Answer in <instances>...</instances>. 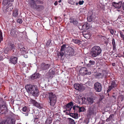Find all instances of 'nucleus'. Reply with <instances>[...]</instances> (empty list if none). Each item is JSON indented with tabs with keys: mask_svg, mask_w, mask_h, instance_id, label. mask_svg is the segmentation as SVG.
Wrapping results in <instances>:
<instances>
[{
	"mask_svg": "<svg viewBox=\"0 0 124 124\" xmlns=\"http://www.w3.org/2000/svg\"><path fill=\"white\" fill-rule=\"evenodd\" d=\"M25 88L28 93H31L34 96L37 97L39 94V90L36 86L27 84L25 86Z\"/></svg>",
	"mask_w": 124,
	"mask_h": 124,
	"instance_id": "1",
	"label": "nucleus"
},
{
	"mask_svg": "<svg viewBox=\"0 0 124 124\" xmlns=\"http://www.w3.org/2000/svg\"><path fill=\"white\" fill-rule=\"evenodd\" d=\"M43 2L40 0H30L29 3L31 6L35 8L38 10L41 11L44 8V6L42 5L37 6V3L43 4Z\"/></svg>",
	"mask_w": 124,
	"mask_h": 124,
	"instance_id": "2",
	"label": "nucleus"
},
{
	"mask_svg": "<svg viewBox=\"0 0 124 124\" xmlns=\"http://www.w3.org/2000/svg\"><path fill=\"white\" fill-rule=\"evenodd\" d=\"M101 52L102 50L101 48L99 46H95L92 47L91 53L92 56L95 57L99 55Z\"/></svg>",
	"mask_w": 124,
	"mask_h": 124,
	"instance_id": "3",
	"label": "nucleus"
},
{
	"mask_svg": "<svg viewBox=\"0 0 124 124\" xmlns=\"http://www.w3.org/2000/svg\"><path fill=\"white\" fill-rule=\"evenodd\" d=\"M48 99L50 105L54 106L57 101V97L56 95L52 92L49 93Z\"/></svg>",
	"mask_w": 124,
	"mask_h": 124,
	"instance_id": "4",
	"label": "nucleus"
},
{
	"mask_svg": "<svg viewBox=\"0 0 124 124\" xmlns=\"http://www.w3.org/2000/svg\"><path fill=\"white\" fill-rule=\"evenodd\" d=\"M2 4L4 6L3 7V10L4 12L6 13L12 10L13 8V6L12 3H8L5 5Z\"/></svg>",
	"mask_w": 124,
	"mask_h": 124,
	"instance_id": "5",
	"label": "nucleus"
},
{
	"mask_svg": "<svg viewBox=\"0 0 124 124\" xmlns=\"http://www.w3.org/2000/svg\"><path fill=\"white\" fill-rule=\"evenodd\" d=\"M96 112V109L93 106H90L87 111V116H91L95 114Z\"/></svg>",
	"mask_w": 124,
	"mask_h": 124,
	"instance_id": "6",
	"label": "nucleus"
},
{
	"mask_svg": "<svg viewBox=\"0 0 124 124\" xmlns=\"http://www.w3.org/2000/svg\"><path fill=\"white\" fill-rule=\"evenodd\" d=\"M9 49H8V48H7L6 49V50L7 51H9L10 50H12L13 51V52L14 53L13 54H14L15 56H17V54L18 52V50L16 49L15 51V46L14 44H12L9 46Z\"/></svg>",
	"mask_w": 124,
	"mask_h": 124,
	"instance_id": "7",
	"label": "nucleus"
},
{
	"mask_svg": "<svg viewBox=\"0 0 124 124\" xmlns=\"http://www.w3.org/2000/svg\"><path fill=\"white\" fill-rule=\"evenodd\" d=\"M80 73L83 75H90L91 74L90 72H88L87 69L85 67H83L81 68L79 71Z\"/></svg>",
	"mask_w": 124,
	"mask_h": 124,
	"instance_id": "8",
	"label": "nucleus"
},
{
	"mask_svg": "<svg viewBox=\"0 0 124 124\" xmlns=\"http://www.w3.org/2000/svg\"><path fill=\"white\" fill-rule=\"evenodd\" d=\"M50 66L49 64L42 63L40 65V69L42 70H46L48 69Z\"/></svg>",
	"mask_w": 124,
	"mask_h": 124,
	"instance_id": "9",
	"label": "nucleus"
},
{
	"mask_svg": "<svg viewBox=\"0 0 124 124\" xmlns=\"http://www.w3.org/2000/svg\"><path fill=\"white\" fill-rule=\"evenodd\" d=\"M74 87L76 90L82 91L84 90L82 85L79 84H75L74 85Z\"/></svg>",
	"mask_w": 124,
	"mask_h": 124,
	"instance_id": "10",
	"label": "nucleus"
},
{
	"mask_svg": "<svg viewBox=\"0 0 124 124\" xmlns=\"http://www.w3.org/2000/svg\"><path fill=\"white\" fill-rule=\"evenodd\" d=\"M94 88L97 92H100L101 90V85L99 83L97 82L95 83L94 85Z\"/></svg>",
	"mask_w": 124,
	"mask_h": 124,
	"instance_id": "11",
	"label": "nucleus"
},
{
	"mask_svg": "<svg viewBox=\"0 0 124 124\" xmlns=\"http://www.w3.org/2000/svg\"><path fill=\"white\" fill-rule=\"evenodd\" d=\"M67 54L70 56H72L74 55V49L71 47H69L67 51Z\"/></svg>",
	"mask_w": 124,
	"mask_h": 124,
	"instance_id": "12",
	"label": "nucleus"
},
{
	"mask_svg": "<svg viewBox=\"0 0 124 124\" xmlns=\"http://www.w3.org/2000/svg\"><path fill=\"white\" fill-rule=\"evenodd\" d=\"M91 15L88 14L87 17V19L89 22H93L95 20V17L94 15H93L92 12H91Z\"/></svg>",
	"mask_w": 124,
	"mask_h": 124,
	"instance_id": "13",
	"label": "nucleus"
},
{
	"mask_svg": "<svg viewBox=\"0 0 124 124\" xmlns=\"http://www.w3.org/2000/svg\"><path fill=\"white\" fill-rule=\"evenodd\" d=\"M73 109L75 111L78 109V110L79 112L84 111L85 110V109L83 107H79L78 106H75L73 107Z\"/></svg>",
	"mask_w": 124,
	"mask_h": 124,
	"instance_id": "14",
	"label": "nucleus"
},
{
	"mask_svg": "<svg viewBox=\"0 0 124 124\" xmlns=\"http://www.w3.org/2000/svg\"><path fill=\"white\" fill-rule=\"evenodd\" d=\"M10 34L11 36L14 38H16L19 36V33L18 31L13 30L11 31Z\"/></svg>",
	"mask_w": 124,
	"mask_h": 124,
	"instance_id": "15",
	"label": "nucleus"
},
{
	"mask_svg": "<svg viewBox=\"0 0 124 124\" xmlns=\"http://www.w3.org/2000/svg\"><path fill=\"white\" fill-rule=\"evenodd\" d=\"M116 86L115 83L114 81H112L111 84V85L109 86L107 92H109L112 89L114 88Z\"/></svg>",
	"mask_w": 124,
	"mask_h": 124,
	"instance_id": "16",
	"label": "nucleus"
},
{
	"mask_svg": "<svg viewBox=\"0 0 124 124\" xmlns=\"http://www.w3.org/2000/svg\"><path fill=\"white\" fill-rule=\"evenodd\" d=\"M73 103L72 102H70L67 104L66 106V109L67 111H70L72 108Z\"/></svg>",
	"mask_w": 124,
	"mask_h": 124,
	"instance_id": "17",
	"label": "nucleus"
},
{
	"mask_svg": "<svg viewBox=\"0 0 124 124\" xmlns=\"http://www.w3.org/2000/svg\"><path fill=\"white\" fill-rule=\"evenodd\" d=\"M79 0H68V2L69 4L72 5H75L77 6L78 5V1Z\"/></svg>",
	"mask_w": 124,
	"mask_h": 124,
	"instance_id": "18",
	"label": "nucleus"
},
{
	"mask_svg": "<svg viewBox=\"0 0 124 124\" xmlns=\"http://www.w3.org/2000/svg\"><path fill=\"white\" fill-rule=\"evenodd\" d=\"M17 58L16 57H12L10 59V61L12 63L15 64L17 62Z\"/></svg>",
	"mask_w": 124,
	"mask_h": 124,
	"instance_id": "19",
	"label": "nucleus"
},
{
	"mask_svg": "<svg viewBox=\"0 0 124 124\" xmlns=\"http://www.w3.org/2000/svg\"><path fill=\"white\" fill-rule=\"evenodd\" d=\"M121 2H120L117 3L113 2V5L115 8H119L121 6Z\"/></svg>",
	"mask_w": 124,
	"mask_h": 124,
	"instance_id": "20",
	"label": "nucleus"
},
{
	"mask_svg": "<svg viewBox=\"0 0 124 124\" xmlns=\"http://www.w3.org/2000/svg\"><path fill=\"white\" fill-rule=\"evenodd\" d=\"M86 98L84 97H82L81 96H79L78 98V100L79 101L78 102L79 104H82L85 101Z\"/></svg>",
	"mask_w": 124,
	"mask_h": 124,
	"instance_id": "21",
	"label": "nucleus"
},
{
	"mask_svg": "<svg viewBox=\"0 0 124 124\" xmlns=\"http://www.w3.org/2000/svg\"><path fill=\"white\" fill-rule=\"evenodd\" d=\"M23 113L24 114H25V116H28V109L26 107H23L22 109Z\"/></svg>",
	"mask_w": 124,
	"mask_h": 124,
	"instance_id": "22",
	"label": "nucleus"
},
{
	"mask_svg": "<svg viewBox=\"0 0 124 124\" xmlns=\"http://www.w3.org/2000/svg\"><path fill=\"white\" fill-rule=\"evenodd\" d=\"M0 124H14L11 120H6L5 122L3 121L0 123Z\"/></svg>",
	"mask_w": 124,
	"mask_h": 124,
	"instance_id": "23",
	"label": "nucleus"
},
{
	"mask_svg": "<svg viewBox=\"0 0 124 124\" xmlns=\"http://www.w3.org/2000/svg\"><path fill=\"white\" fill-rule=\"evenodd\" d=\"M39 77V74L37 73H36L32 75L31 78V79H32L38 78Z\"/></svg>",
	"mask_w": 124,
	"mask_h": 124,
	"instance_id": "24",
	"label": "nucleus"
},
{
	"mask_svg": "<svg viewBox=\"0 0 124 124\" xmlns=\"http://www.w3.org/2000/svg\"><path fill=\"white\" fill-rule=\"evenodd\" d=\"M87 100L88 101V104L89 105L92 104L93 102V99L90 97H87Z\"/></svg>",
	"mask_w": 124,
	"mask_h": 124,
	"instance_id": "25",
	"label": "nucleus"
},
{
	"mask_svg": "<svg viewBox=\"0 0 124 124\" xmlns=\"http://www.w3.org/2000/svg\"><path fill=\"white\" fill-rule=\"evenodd\" d=\"M89 32H84L83 33V35L84 37L86 39H88L90 37V35Z\"/></svg>",
	"mask_w": 124,
	"mask_h": 124,
	"instance_id": "26",
	"label": "nucleus"
},
{
	"mask_svg": "<svg viewBox=\"0 0 124 124\" xmlns=\"http://www.w3.org/2000/svg\"><path fill=\"white\" fill-rule=\"evenodd\" d=\"M14 0H3L2 2V4L5 5L8 3H11L14 1Z\"/></svg>",
	"mask_w": 124,
	"mask_h": 124,
	"instance_id": "27",
	"label": "nucleus"
},
{
	"mask_svg": "<svg viewBox=\"0 0 124 124\" xmlns=\"http://www.w3.org/2000/svg\"><path fill=\"white\" fill-rule=\"evenodd\" d=\"M70 116L75 119H77L78 118V115L76 113L74 114L73 113H70Z\"/></svg>",
	"mask_w": 124,
	"mask_h": 124,
	"instance_id": "28",
	"label": "nucleus"
},
{
	"mask_svg": "<svg viewBox=\"0 0 124 124\" xmlns=\"http://www.w3.org/2000/svg\"><path fill=\"white\" fill-rule=\"evenodd\" d=\"M112 43L113 46V49L114 50L116 49V45L115 39L113 38L112 40Z\"/></svg>",
	"mask_w": 124,
	"mask_h": 124,
	"instance_id": "29",
	"label": "nucleus"
},
{
	"mask_svg": "<svg viewBox=\"0 0 124 124\" xmlns=\"http://www.w3.org/2000/svg\"><path fill=\"white\" fill-rule=\"evenodd\" d=\"M34 106L39 109H41L42 108L41 105L37 101H36Z\"/></svg>",
	"mask_w": 124,
	"mask_h": 124,
	"instance_id": "30",
	"label": "nucleus"
},
{
	"mask_svg": "<svg viewBox=\"0 0 124 124\" xmlns=\"http://www.w3.org/2000/svg\"><path fill=\"white\" fill-rule=\"evenodd\" d=\"M13 15L14 16L16 17L18 15V13L17 9H16L14 10Z\"/></svg>",
	"mask_w": 124,
	"mask_h": 124,
	"instance_id": "31",
	"label": "nucleus"
},
{
	"mask_svg": "<svg viewBox=\"0 0 124 124\" xmlns=\"http://www.w3.org/2000/svg\"><path fill=\"white\" fill-rule=\"evenodd\" d=\"M68 119L69 120V124H75V123L74 121L70 118H68Z\"/></svg>",
	"mask_w": 124,
	"mask_h": 124,
	"instance_id": "32",
	"label": "nucleus"
},
{
	"mask_svg": "<svg viewBox=\"0 0 124 124\" xmlns=\"http://www.w3.org/2000/svg\"><path fill=\"white\" fill-rule=\"evenodd\" d=\"M95 77L96 78H103V76L101 73H97L95 75Z\"/></svg>",
	"mask_w": 124,
	"mask_h": 124,
	"instance_id": "33",
	"label": "nucleus"
},
{
	"mask_svg": "<svg viewBox=\"0 0 124 124\" xmlns=\"http://www.w3.org/2000/svg\"><path fill=\"white\" fill-rule=\"evenodd\" d=\"M114 116L113 114L110 115L109 117L106 119V121L108 122L111 120L112 119L113 117Z\"/></svg>",
	"mask_w": 124,
	"mask_h": 124,
	"instance_id": "34",
	"label": "nucleus"
},
{
	"mask_svg": "<svg viewBox=\"0 0 124 124\" xmlns=\"http://www.w3.org/2000/svg\"><path fill=\"white\" fill-rule=\"evenodd\" d=\"M55 73V71L53 70L52 69H50L49 70V73L51 76L54 75Z\"/></svg>",
	"mask_w": 124,
	"mask_h": 124,
	"instance_id": "35",
	"label": "nucleus"
},
{
	"mask_svg": "<svg viewBox=\"0 0 124 124\" xmlns=\"http://www.w3.org/2000/svg\"><path fill=\"white\" fill-rule=\"evenodd\" d=\"M119 33L120 35V36L123 40H124V32L121 31L119 32Z\"/></svg>",
	"mask_w": 124,
	"mask_h": 124,
	"instance_id": "36",
	"label": "nucleus"
},
{
	"mask_svg": "<svg viewBox=\"0 0 124 124\" xmlns=\"http://www.w3.org/2000/svg\"><path fill=\"white\" fill-rule=\"evenodd\" d=\"M29 101L31 103L33 104L34 105L36 102L35 100L31 99H29Z\"/></svg>",
	"mask_w": 124,
	"mask_h": 124,
	"instance_id": "37",
	"label": "nucleus"
},
{
	"mask_svg": "<svg viewBox=\"0 0 124 124\" xmlns=\"http://www.w3.org/2000/svg\"><path fill=\"white\" fill-rule=\"evenodd\" d=\"M20 51L23 54L26 52L25 49L24 47L20 48Z\"/></svg>",
	"mask_w": 124,
	"mask_h": 124,
	"instance_id": "38",
	"label": "nucleus"
},
{
	"mask_svg": "<svg viewBox=\"0 0 124 124\" xmlns=\"http://www.w3.org/2000/svg\"><path fill=\"white\" fill-rule=\"evenodd\" d=\"M82 28L83 30H87L88 29V27L86 24H84L82 26Z\"/></svg>",
	"mask_w": 124,
	"mask_h": 124,
	"instance_id": "39",
	"label": "nucleus"
},
{
	"mask_svg": "<svg viewBox=\"0 0 124 124\" xmlns=\"http://www.w3.org/2000/svg\"><path fill=\"white\" fill-rule=\"evenodd\" d=\"M72 41L73 42L75 43L78 44L80 43V41L77 39H73Z\"/></svg>",
	"mask_w": 124,
	"mask_h": 124,
	"instance_id": "40",
	"label": "nucleus"
},
{
	"mask_svg": "<svg viewBox=\"0 0 124 124\" xmlns=\"http://www.w3.org/2000/svg\"><path fill=\"white\" fill-rule=\"evenodd\" d=\"M66 47L65 45H63L61 47V51H64L65 48H66Z\"/></svg>",
	"mask_w": 124,
	"mask_h": 124,
	"instance_id": "41",
	"label": "nucleus"
},
{
	"mask_svg": "<svg viewBox=\"0 0 124 124\" xmlns=\"http://www.w3.org/2000/svg\"><path fill=\"white\" fill-rule=\"evenodd\" d=\"M77 1L78 5V4L79 5H82L84 2V1L83 0L80 1V0H79Z\"/></svg>",
	"mask_w": 124,
	"mask_h": 124,
	"instance_id": "42",
	"label": "nucleus"
},
{
	"mask_svg": "<svg viewBox=\"0 0 124 124\" xmlns=\"http://www.w3.org/2000/svg\"><path fill=\"white\" fill-rule=\"evenodd\" d=\"M89 64H88V66L90 64V65H93L95 64V62L93 61L90 60L89 61Z\"/></svg>",
	"mask_w": 124,
	"mask_h": 124,
	"instance_id": "43",
	"label": "nucleus"
},
{
	"mask_svg": "<svg viewBox=\"0 0 124 124\" xmlns=\"http://www.w3.org/2000/svg\"><path fill=\"white\" fill-rule=\"evenodd\" d=\"M63 55V52H62V51H61L58 54V57H62Z\"/></svg>",
	"mask_w": 124,
	"mask_h": 124,
	"instance_id": "44",
	"label": "nucleus"
},
{
	"mask_svg": "<svg viewBox=\"0 0 124 124\" xmlns=\"http://www.w3.org/2000/svg\"><path fill=\"white\" fill-rule=\"evenodd\" d=\"M47 95V93H43L42 94V96L44 98H46Z\"/></svg>",
	"mask_w": 124,
	"mask_h": 124,
	"instance_id": "45",
	"label": "nucleus"
},
{
	"mask_svg": "<svg viewBox=\"0 0 124 124\" xmlns=\"http://www.w3.org/2000/svg\"><path fill=\"white\" fill-rule=\"evenodd\" d=\"M17 22L20 23H21L22 22V19H18L17 20Z\"/></svg>",
	"mask_w": 124,
	"mask_h": 124,
	"instance_id": "46",
	"label": "nucleus"
},
{
	"mask_svg": "<svg viewBox=\"0 0 124 124\" xmlns=\"http://www.w3.org/2000/svg\"><path fill=\"white\" fill-rule=\"evenodd\" d=\"M73 23L75 25H77L78 24V21L76 20H74V21H73Z\"/></svg>",
	"mask_w": 124,
	"mask_h": 124,
	"instance_id": "47",
	"label": "nucleus"
},
{
	"mask_svg": "<svg viewBox=\"0 0 124 124\" xmlns=\"http://www.w3.org/2000/svg\"><path fill=\"white\" fill-rule=\"evenodd\" d=\"M110 32L111 34L112 35H113V34L114 31V30L113 29H111L110 30Z\"/></svg>",
	"mask_w": 124,
	"mask_h": 124,
	"instance_id": "48",
	"label": "nucleus"
},
{
	"mask_svg": "<svg viewBox=\"0 0 124 124\" xmlns=\"http://www.w3.org/2000/svg\"><path fill=\"white\" fill-rule=\"evenodd\" d=\"M74 21V20L72 19V18H70V22L71 23H73V21Z\"/></svg>",
	"mask_w": 124,
	"mask_h": 124,
	"instance_id": "49",
	"label": "nucleus"
},
{
	"mask_svg": "<svg viewBox=\"0 0 124 124\" xmlns=\"http://www.w3.org/2000/svg\"><path fill=\"white\" fill-rule=\"evenodd\" d=\"M48 119H47L46 121V124H49L51 122V121H49V122L48 123H47V122H48Z\"/></svg>",
	"mask_w": 124,
	"mask_h": 124,
	"instance_id": "50",
	"label": "nucleus"
},
{
	"mask_svg": "<svg viewBox=\"0 0 124 124\" xmlns=\"http://www.w3.org/2000/svg\"><path fill=\"white\" fill-rule=\"evenodd\" d=\"M58 2L57 1H56L54 3V5L56 6Z\"/></svg>",
	"mask_w": 124,
	"mask_h": 124,
	"instance_id": "51",
	"label": "nucleus"
},
{
	"mask_svg": "<svg viewBox=\"0 0 124 124\" xmlns=\"http://www.w3.org/2000/svg\"><path fill=\"white\" fill-rule=\"evenodd\" d=\"M3 59V58L2 56H0V61L2 60Z\"/></svg>",
	"mask_w": 124,
	"mask_h": 124,
	"instance_id": "52",
	"label": "nucleus"
},
{
	"mask_svg": "<svg viewBox=\"0 0 124 124\" xmlns=\"http://www.w3.org/2000/svg\"><path fill=\"white\" fill-rule=\"evenodd\" d=\"M112 65L113 66H114L115 65V64L114 63H113L112 64Z\"/></svg>",
	"mask_w": 124,
	"mask_h": 124,
	"instance_id": "53",
	"label": "nucleus"
},
{
	"mask_svg": "<svg viewBox=\"0 0 124 124\" xmlns=\"http://www.w3.org/2000/svg\"><path fill=\"white\" fill-rule=\"evenodd\" d=\"M22 65H23V67H24L26 65L23 62L22 63Z\"/></svg>",
	"mask_w": 124,
	"mask_h": 124,
	"instance_id": "54",
	"label": "nucleus"
},
{
	"mask_svg": "<svg viewBox=\"0 0 124 124\" xmlns=\"http://www.w3.org/2000/svg\"><path fill=\"white\" fill-rule=\"evenodd\" d=\"M61 1H61V0H60L58 2H59V3H60V2H61Z\"/></svg>",
	"mask_w": 124,
	"mask_h": 124,
	"instance_id": "55",
	"label": "nucleus"
},
{
	"mask_svg": "<svg viewBox=\"0 0 124 124\" xmlns=\"http://www.w3.org/2000/svg\"><path fill=\"white\" fill-rule=\"evenodd\" d=\"M55 19H57V17H55Z\"/></svg>",
	"mask_w": 124,
	"mask_h": 124,
	"instance_id": "56",
	"label": "nucleus"
},
{
	"mask_svg": "<svg viewBox=\"0 0 124 124\" xmlns=\"http://www.w3.org/2000/svg\"><path fill=\"white\" fill-rule=\"evenodd\" d=\"M123 99H121V101H123Z\"/></svg>",
	"mask_w": 124,
	"mask_h": 124,
	"instance_id": "57",
	"label": "nucleus"
},
{
	"mask_svg": "<svg viewBox=\"0 0 124 124\" xmlns=\"http://www.w3.org/2000/svg\"><path fill=\"white\" fill-rule=\"evenodd\" d=\"M2 53L1 52H0V54H1Z\"/></svg>",
	"mask_w": 124,
	"mask_h": 124,
	"instance_id": "58",
	"label": "nucleus"
},
{
	"mask_svg": "<svg viewBox=\"0 0 124 124\" xmlns=\"http://www.w3.org/2000/svg\"><path fill=\"white\" fill-rule=\"evenodd\" d=\"M123 7V9L124 10V7Z\"/></svg>",
	"mask_w": 124,
	"mask_h": 124,
	"instance_id": "59",
	"label": "nucleus"
},
{
	"mask_svg": "<svg viewBox=\"0 0 124 124\" xmlns=\"http://www.w3.org/2000/svg\"><path fill=\"white\" fill-rule=\"evenodd\" d=\"M123 54H124V52H123Z\"/></svg>",
	"mask_w": 124,
	"mask_h": 124,
	"instance_id": "60",
	"label": "nucleus"
},
{
	"mask_svg": "<svg viewBox=\"0 0 124 124\" xmlns=\"http://www.w3.org/2000/svg\"><path fill=\"white\" fill-rule=\"evenodd\" d=\"M121 96H120V97H121Z\"/></svg>",
	"mask_w": 124,
	"mask_h": 124,
	"instance_id": "61",
	"label": "nucleus"
}]
</instances>
